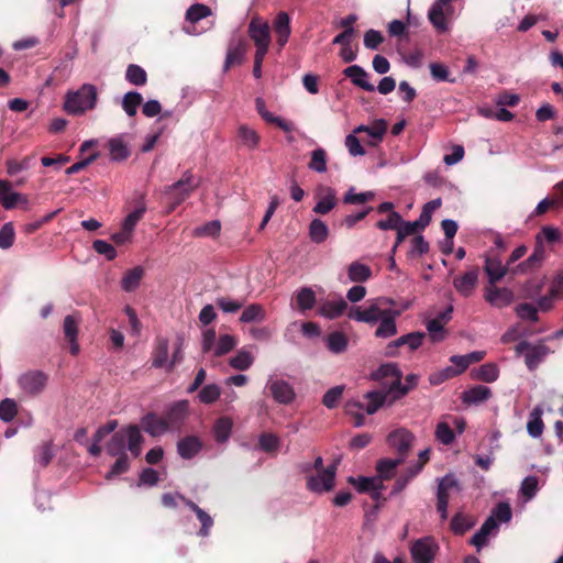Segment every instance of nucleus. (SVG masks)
<instances>
[{"instance_id": "obj_25", "label": "nucleus", "mask_w": 563, "mask_h": 563, "mask_svg": "<svg viewBox=\"0 0 563 563\" xmlns=\"http://www.w3.org/2000/svg\"><path fill=\"white\" fill-rule=\"evenodd\" d=\"M346 309V301L340 298L336 301L327 300L322 302L318 308V313L327 319L333 320L342 316Z\"/></svg>"}, {"instance_id": "obj_59", "label": "nucleus", "mask_w": 563, "mask_h": 563, "mask_svg": "<svg viewBox=\"0 0 563 563\" xmlns=\"http://www.w3.org/2000/svg\"><path fill=\"white\" fill-rule=\"evenodd\" d=\"M444 324L440 318L431 319L427 323V329L429 331L430 338L432 342H441L445 339V331L443 329Z\"/></svg>"}, {"instance_id": "obj_61", "label": "nucleus", "mask_w": 563, "mask_h": 563, "mask_svg": "<svg viewBox=\"0 0 563 563\" xmlns=\"http://www.w3.org/2000/svg\"><path fill=\"white\" fill-rule=\"evenodd\" d=\"M455 376H457V371L453 366H446L441 371L432 373L429 376V382L431 385L438 386Z\"/></svg>"}, {"instance_id": "obj_44", "label": "nucleus", "mask_w": 563, "mask_h": 563, "mask_svg": "<svg viewBox=\"0 0 563 563\" xmlns=\"http://www.w3.org/2000/svg\"><path fill=\"white\" fill-rule=\"evenodd\" d=\"M327 346L331 352L340 354L347 347V338L342 332H332L328 335Z\"/></svg>"}, {"instance_id": "obj_63", "label": "nucleus", "mask_w": 563, "mask_h": 563, "mask_svg": "<svg viewBox=\"0 0 563 563\" xmlns=\"http://www.w3.org/2000/svg\"><path fill=\"white\" fill-rule=\"evenodd\" d=\"M14 227L11 222L4 223L0 229V249L7 250L14 243Z\"/></svg>"}, {"instance_id": "obj_13", "label": "nucleus", "mask_w": 563, "mask_h": 563, "mask_svg": "<svg viewBox=\"0 0 563 563\" xmlns=\"http://www.w3.org/2000/svg\"><path fill=\"white\" fill-rule=\"evenodd\" d=\"M80 318L77 314H68L64 318L63 332L64 336L69 343L71 355L79 353L78 344V330H79Z\"/></svg>"}, {"instance_id": "obj_58", "label": "nucleus", "mask_w": 563, "mask_h": 563, "mask_svg": "<svg viewBox=\"0 0 563 563\" xmlns=\"http://www.w3.org/2000/svg\"><path fill=\"white\" fill-rule=\"evenodd\" d=\"M373 377L375 379L402 377V373L396 363H387L380 365L373 374Z\"/></svg>"}, {"instance_id": "obj_24", "label": "nucleus", "mask_w": 563, "mask_h": 563, "mask_svg": "<svg viewBox=\"0 0 563 563\" xmlns=\"http://www.w3.org/2000/svg\"><path fill=\"white\" fill-rule=\"evenodd\" d=\"M343 74L345 77L350 78L355 86L369 92L375 90L374 85L366 80L367 74L361 66H349L343 70Z\"/></svg>"}, {"instance_id": "obj_19", "label": "nucleus", "mask_w": 563, "mask_h": 563, "mask_svg": "<svg viewBox=\"0 0 563 563\" xmlns=\"http://www.w3.org/2000/svg\"><path fill=\"white\" fill-rule=\"evenodd\" d=\"M401 314V310L388 309L379 319L380 323L375 331L376 338H390L397 333L396 319Z\"/></svg>"}, {"instance_id": "obj_37", "label": "nucleus", "mask_w": 563, "mask_h": 563, "mask_svg": "<svg viewBox=\"0 0 563 563\" xmlns=\"http://www.w3.org/2000/svg\"><path fill=\"white\" fill-rule=\"evenodd\" d=\"M542 412L543 411L539 406L533 408L532 411L530 412V419L527 423V430L528 433L533 438L540 437L543 432L544 423L541 418Z\"/></svg>"}, {"instance_id": "obj_21", "label": "nucleus", "mask_w": 563, "mask_h": 563, "mask_svg": "<svg viewBox=\"0 0 563 563\" xmlns=\"http://www.w3.org/2000/svg\"><path fill=\"white\" fill-rule=\"evenodd\" d=\"M141 426L146 433L154 438L159 437L169 431L165 422L164 416L158 417L154 412L146 413L141 419Z\"/></svg>"}, {"instance_id": "obj_7", "label": "nucleus", "mask_w": 563, "mask_h": 563, "mask_svg": "<svg viewBox=\"0 0 563 563\" xmlns=\"http://www.w3.org/2000/svg\"><path fill=\"white\" fill-rule=\"evenodd\" d=\"M439 545L432 537H423L411 543L410 554L413 563H433Z\"/></svg>"}, {"instance_id": "obj_35", "label": "nucleus", "mask_w": 563, "mask_h": 563, "mask_svg": "<svg viewBox=\"0 0 563 563\" xmlns=\"http://www.w3.org/2000/svg\"><path fill=\"white\" fill-rule=\"evenodd\" d=\"M475 526V521L472 517L466 516L462 512H457L453 516L450 527L454 534L462 536Z\"/></svg>"}, {"instance_id": "obj_10", "label": "nucleus", "mask_w": 563, "mask_h": 563, "mask_svg": "<svg viewBox=\"0 0 563 563\" xmlns=\"http://www.w3.org/2000/svg\"><path fill=\"white\" fill-rule=\"evenodd\" d=\"M478 276L479 268L474 266L462 276L455 277L453 279V286L461 296L467 298L474 292L478 284Z\"/></svg>"}, {"instance_id": "obj_28", "label": "nucleus", "mask_w": 563, "mask_h": 563, "mask_svg": "<svg viewBox=\"0 0 563 563\" xmlns=\"http://www.w3.org/2000/svg\"><path fill=\"white\" fill-rule=\"evenodd\" d=\"M364 399L367 400V404L364 405V410L367 415H374L383 406H388V395H385L383 390H372L364 395Z\"/></svg>"}, {"instance_id": "obj_31", "label": "nucleus", "mask_w": 563, "mask_h": 563, "mask_svg": "<svg viewBox=\"0 0 563 563\" xmlns=\"http://www.w3.org/2000/svg\"><path fill=\"white\" fill-rule=\"evenodd\" d=\"M144 273L142 266H135L126 271L121 279V288L126 292L134 291L140 286Z\"/></svg>"}, {"instance_id": "obj_38", "label": "nucleus", "mask_w": 563, "mask_h": 563, "mask_svg": "<svg viewBox=\"0 0 563 563\" xmlns=\"http://www.w3.org/2000/svg\"><path fill=\"white\" fill-rule=\"evenodd\" d=\"M329 236L328 225L320 219H313L309 225V238L312 242L320 244Z\"/></svg>"}, {"instance_id": "obj_26", "label": "nucleus", "mask_w": 563, "mask_h": 563, "mask_svg": "<svg viewBox=\"0 0 563 563\" xmlns=\"http://www.w3.org/2000/svg\"><path fill=\"white\" fill-rule=\"evenodd\" d=\"M497 529L498 523L496 522L494 517H488L484 521L479 530L471 538V544L475 545L477 548V551H479L481 548L487 543L489 534Z\"/></svg>"}, {"instance_id": "obj_18", "label": "nucleus", "mask_w": 563, "mask_h": 563, "mask_svg": "<svg viewBox=\"0 0 563 563\" xmlns=\"http://www.w3.org/2000/svg\"><path fill=\"white\" fill-rule=\"evenodd\" d=\"M268 388L274 400L283 405L292 402L296 397L292 386L283 379L271 382Z\"/></svg>"}, {"instance_id": "obj_3", "label": "nucleus", "mask_w": 563, "mask_h": 563, "mask_svg": "<svg viewBox=\"0 0 563 563\" xmlns=\"http://www.w3.org/2000/svg\"><path fill=\"white\" fill-rule=\"evenodd\" d=\"M49 380V375L41 369H29L22 373L16 384L24 396L35 398L42 395Z\"/></svg>"}, {"instance_id": "obj_34", "label": "nucleus", "mask_w": 563, "mask_h": 563, "mask_svg": "<svg viewBox=\"0 0 563 563\" xmlns=\"http://www.w3.org/2000/svg\"><path fill=\"white\" fill-rule=\"evenodd\" d=\"M323 190L325 194L313 207V212L318 214H327L336 206V196L334 189L327 187Z\"/></svg>"}, {"instance_id": "obj_14", "label": "nucleus", "mask_w": 563, "mask_h": 563, "mask_svg": "<svg viewBox=\"0 0 563 563\" xmlns=\"http://www.w3.org/2000/svg\"><path fill=\"white\" fill-rule=\"evenodd\" d=\"M247 49V43L243 38L232 40L228 46L227 57L223 70L228 71L231 67L243 63Z\"/></svg>"}, {"instance_id": "obj_52", "label": "nucleus", "mask_w": 563, "mask_h": 563, "mask_svg": "<svg viewBox=\"0 0 563 563\" xmlns=\"http://www.w3.org/2000/svg\"><path fill=\"white\" fill-rule=\"evenodd\" d=\"M298 309L306 311L311 309L316 303V295L311 288H302L296 297Z\"/></svg>"}, {"instance_id": "obj_15", "label": "nucleus", "mask_w": 563, "mask_h": 563, "mask_svg": "<svg viewBox=\"0 0 563 563\" xmlns=\"http://www.w3.org/2000/svg\"><path fill=\"white\" fill-rule=\"evenodd\" d=\"M484 298L492 306L503 308L512 302L514 292L508 288H499L496 285H489L485 288Z\"/></svg>"}, {"instance_id": "obj_57", "label": "nucleus", "mask_w": 563, "mask_h": 563, "mask_svg": "<svg viewBox=\"0 0 563 563\" xmlns=\"http://www.w3.org/2000/svg\"><path fill=\"white\" fill-rule=\"evenodd\" d=\"M364 408V404L358 400H350L346 402L345 410L346 413L352 416L355 421V427H362L365 423V416L361 412Z\"/></svg>"}, {"instance_id": "obj_27", "label": "nucleus", "mask_w": 563, "mask_h": 563, "mask_svg": "<svg viewBox=\"0 0 563 563\" xmlns=\"http://www.w3.org/2000/svg\"><path fill=\"white\" fill-rule=\"evenodd\" d=\"M402 463V457L380 459L379 461H377L376 464V471L378 473V476H376V478H379L382 482L393 478L395 476L396 468Z\"/></svg>"}, {"instance_id": "obj_6", "label": "nucleus", "mask_w": 563, "mask_h": 563, "mask_svg": "<svg viewBox=\"0 0 563 563\" xmlns=\"http://www.w3.org/2000/svg\"><path fill=\"white\" fill-rule=\"evenodd\" d=\"M197 187L198 185L194 183V176L190 170H187L178 181L170 185L166 189V194L173 200L170 211L184 202Z\"/></svg>"}, {"instance_id": "obj_39", "label": "nucleus", "mask_w": 563, "mask_h": 563, "mask_svg": "<svg viewBox=\"0 0 563 563\" xmlns=\"http://www.w3.org/2000/svg\"><path fill=\"white\" fill-rule=\"evenodd\" d=\"M385 395H388V407L393 406L397 400L402 398L408 394V389L401 383V377L393 378V382L389 384Z\"/></svg>"}, {"instance_id": "obj_51", "label": "nucleus", "mask_w": 563, "mask_h": 563, "mask_svg": "<svg viewBox=\"0 0 563 563\" xmlns=\"http://www.w3.org/2000/svg\"><path fill=\"white\" fill-rule=\"evenodd\" d=\"M221 395V389L217 384L206 385L198 394L200 402L210 405L216 402Z\"/></svg>"}, {"instance_id": "obj_9", "label": "nucleus", "mask_w": 563, "mask_h": 563, "mask_svg": "<svg viewBox=\"0 0 563 563\" xmlns=\"http://www.w3.org/2000/svg\"><path fill=\"white\" fill-rule=\"evenodd\" d=\"M413 440L415 435L405 428L394 430L387 437L388 444L396 450L398 457H402L404 460L408 455Z\"/></svg>"}, {"instance_id": "obj_12", "label": "nucleus", "mask_w": 563, "mask_h": 563, "mask_svg": "<svg viewBox=\"0 0 563 563\" xmlns=\"http://www.w3.org/2000/svg\"><path fill=\"white\" fill-rule=\"evenodd\" d=\"M349 483L352 484L360 493H368L373 500H379L384 484L379 478L360 476L357 478L350 477Z\"/></svg>"}, {"instance_id": "obj_32", "label": "nucleus", "mask_w": 563, "mask_h": 563, "mask_svg": "<svg viewBox=\"0 0 563 563\" xmlns=\"http://www.w3.org/2000/svg\"><path fill=\"white\" fill-rule=\"evenodd\" d=\"M549 353V347L544 344L531 345L525 355V362L530 371L536 369L545 355Z\"/></svg>"}, {"instance_id": "obj_5", "label": "nucleus", "mask_w": 563, "mask_h": 563, "mask_svg": "<svg viewBox=\"0 0 563 563\" xmlns=\"http://www.w3.org/2000/svg\"><path fill=\"white\" fill-rule=\"evenodd\" d=\"M313 467L318 471V475L308 478V489L316 493L331 490L334 486L336 466L332 464L323 468V459L318 456L314 460Z\"/></svg>"}, {"instance_id": "obj_20", "label": "nucleus", "mask_w": 563, "mask_h": 563, "mask_svg": "<svg viewBox=\"0 0 563 563\" xmlns=\"http://www.w3.org/2000/svg\"><path fill=\"white\" fill-rule=\"evenodd\" d=\"M273 27L276 34V42L279 48H283L289 40L291 29H290V16L287 12L280 11L274 22Z\"/></svg>"}, {"instance_id": "obj_22", "label": "nucleus", "mask_w": 563, "mask_h": 563, "mask_svg": "<svg viewBox=\"0 0 563 563\" xmlns=\"http://www.w3.org/2000/svg\"><path fill=\"white\" fill-rule=\"evenodd\" d=\"M202 445L198 437L187 435L178 441L177 452L183 459L190 460L201 451Z\"/></svg>"}, {"instance_id": "obj_16", "label": "nucleus", "mask_w": 563, "mask_h": 563, "mask_svg": "<svg viewBox=\"0 0 563 563\" xmlns=\"http://www.w3.org/2000/svg\"><path fill=\"white\" fill-rule=\"evenodd\" d=\"M249 35L253 40L255 47H269L271 29L266 22L253 19L249 24Z\"/></svg>"}, {"instance_id": "obj_48", "label": "nucleus", "mask_w": 563, "mask_h": 563, "mask_svg": "<svg viewBox=\"0 0 563 563\" xmlns=\"http://www.w3.org/2000/svg\"><path fill=\"white\" fill-rule=\"evenodd\" d=\"M18 415V404L12 398H4L0 401V419L3 422H11Z\"/></svg>"}, {"instance_id": "obj_62", "label": "nucleus", "mask_w": 563, "mask_h": 563, "mask_svg": "<svg viewBox=\"0 0 563 563\" xmlns=\"http://www.w3.org/2000/svg\"><path fill=\"white\" fill-rule=\"evenodd\" d=\"M253 363L251 353L246 351H239L238 354L230 358V365L239 371L247 369Z\"/></svg>"}, {"instance_id": "obj_46", "label": "nucleus", "mask_w": 563, "mask_h": 563, "mask_svg": "<svg viewBox=\"0 0 563 563\" xmlns=\"http://www.w3.org/2000/svg\"><path fill=\"white\" fill-rule=\"evenodd\" d=\"M265 319V310L264 308L258 303H252L247 306L241 317V322H254V321H263Z\"/></svg>"}, {"instance_id": "obj_33", "label": "nucleus", "mask_w": 563, "mask_h": 563, "mask_svg": "<svg viewBox=\"0 0 563 563\" xmlns=\"http://www.w3.org/2000/svg\"><path fill=\"white\" fill-rule=\"evenodd\" d=\"M347 276L353 283H364L372 277V269L360 262H352L347 267Z\"/></svg>"}, {"instance_id": "obj_50", "label": "nucleus", "mask_w": 563, "mask_h": 563, "mask_svg": "<svg viewBox=\"0 0 563 563\" xmlns=\"http://www.w3.org/2000/svg\"><path fill=\"white\" fill-rule=\"evenodd\" d=\"M387 124L384 120L376 121L372 126L360 125L354 130V133L366 132L369 136L380 141L386 133Z\"/></svg>"}, {"instance_id": "obj_36", "label": "nucleus", "mask_w": 563, "mask_h": 563, "mask_svg": "<svg viewBox=\"0 0 563 563\" xmlns=\"http://www.w3.org/2000/svg\"><path fill=\"white\" fill-rule=\"evenodd\" d=\"M428 18L430 23L435 27L438 32L443 33L448 30L444 8L440 7V4H432L429 10Z\"/></svg>"}, {"instance_id": "obj_40", "label": "nucleus", "mask_w": 563, "mask_h": 563, "mask_svg": "<svg viewBox=\"0 0 563 563\" xmlns=\"http://www.w3.org/2000/svg\"><path fill=\"white\" fill-rule=\"evenodd\" d=\"M421 472L420 465H411L405 470L395 481L393 494L400 493L408 483Z\"/></svg>"}, {"instance_id": "obj_47", "label": "nucleus", "mask_w": 563, "mask_h": 563, "mask_svg": "<svg viewBox=\"0 0 563 563\" xmlns=\"http://www.w3.org/2000/svg\"><path fill=\"white\" fill-rule=\"evenodd\" d=\"M238 136L241 143L251 150L255 148L260 141V136L256 131L250 129L246 125H240L238 130Z\"/></svg>"}, {"instance_id": "obj_56", "label": "nucleus", "mask_w": 563, "mask_h": 563, "mask_svg": "<svg viewBox=\"0 0 563 563\" xmlns=\"http://www.w3.org/2000/svg\"><path fill=\"white\" fill-rule=\"evenodd\" d=\"M499 369L494 363H486L481 365L476 377L485 383H493L498 378Z\"/></svg>"}, {"instance_id": "obj_53", "label": "nucleus", "mask_w": 563, "mask_h": 563, "mask_svg": "<svg viewBox=\"0 0 563 563\" xmlns=\"http://www.w3.org/2000/svg\"><path fill=\"white\" fill-rule=\"evenodd\" d=\"M344 386L339 385L330 388L325 391L322 397V405L328 409H333L338 407V404L343 395Z\"/></svg>"}, {"instance_id": "obj_45", "label": "nucleus", "mask_w": 563, "mask_h": 563, "mask_svg": "<svg viewBox=\"0 0 563 563\" xmlns=\"http://www.w3.org/2000/svg\"><path fill=\"white\" fill-rule=\"evenodd\" d=\"M168 358V341L165 339L157 340L152 365L156 368L163 367Z\"/></svg>"}, {"instance_id": "obj_17", "label": "nucleus", "mask_w": 563, "mask_h": 563, "mask_svg": "<svg viewBox=\"0 0 563 563\" xmlns=\"http://www.w3.org/2000/svg\"><path fill=\"white\" fill-rule=\"evenodd\" d=\"M545 257L544 246L542 244L540 235L536 238V246L532 254L519 265L514 268V274L526 273L530 269H534L541 265Z\"/></svg>"}, {"instance_id": "obj_64", "label": "nucleus", "mask_w": 563, "mask_h": 563, "mask_svg": "<svg viewBox=\"0 0 563 563\" xmlns=\"http://www.w3.org/2000/svg\"><path fill=\"white\" fill-rule=\"evenodd\" d=\"M258 444L264 452H275L279 448V438L274 433H262Z\"/></svg>"}, {"instance_id": "obj_1", "label": "nucleus", "mask_w": 563, "mask_h": 563, "mask_svg": "<svg viewBox=\"0 0 563 563\" xmlns=\"http://www.w3.org/2000/svg\"><path fill=\"white\" fill-rule=\"evenodd\" d=\"M143 442L144 437L141 433L140 427L129 424L112 434L106 449L107 453L111 456L125 454L128 449L134 457H139L142 452Z\"/></svg>"}, {"instance_id": "obj_43", "label": "nucleus", "mask_w": 563, "mask_h": 563, "mask_svg": "<svg viewBox=\"0 0 563 563\" xmlns=\"http://www.w3.org/2000/svg\"><path fill=\"white\" fill-rule=\"evenodd\" d=\"M125 79L134 86H144L147 82V74L141 66L130 64L125 71Z\"/></svg>"}, {"instance_id": "obj_41", "label": "nucleus", "mask_w": 563, "mask_h": 563, "mask_svg": "<svg viewBox=\"0 0 563 563\" xmlns=\"http://www.w3.org/2000/svg\"><path fill=\"white\" fill-rule=\"evenodd\" d=\"M142 102L143 97L140 92L129 91L123 97L122 108L129 117H134Z\"/></svg>"}, {"instance_id": "obj_30", "label": "nucleus", "mask_w": 563, "mask_h": 563, "mask_svg": "<svg viewBox=\"0 0 563 563\" xmlns=\"http://www.w3.org/2000/svg\"><path fill=\"white\" fill-rule=\"evenodd\" d=\"M107 147L114 162H123L130 156V150L121 136L110 139Z\"/></svg>"}, {"instance_id": "obj_54", "label": "nucleus", "mask_w": 563, "mask_h": 563, "mask_svg": "<svg viewBox=\"0 0 563 563\" xmlns=\"http://www.w3.org/2000/svg\"><path fill=\"white\" fill-rule=\"evenodd\" d=\"M145 211L146 206L143 201H141L140 205L125 217L122 224L123 228L128 231L133 232L139 221L143 218Z\"/></svg>"}, {"instance_id": "obj_8", "label": "nucleus", "mask_w": 563, "mask_h": 563, "mask_svg": "<svg viewBox=\"0 0 563 563\" xmlns=\"http://www.w3.org/2000/svg\"><path fill=\"white\" fill-rule=\"evenodd\" d=\"M189 416V401L178 400L172 404L164 413L168 430H180Z\"/></svg>"}, {"instance_id": "obj_23", "label": "nucleus", "mask_w": 563, "mask_h": 563, "mask_svg": "<svg viewBox=\"0 0 563 563\" xmlns=\"http://www.w3.org/2000/svg\"><path fill=\"white\" fill-rule=\"evenodd\" d=\"M492 396L489 387L484 385H476L462 393L461 399L466 405H479Z\"/></svg>"}, {"instance_id": "obj_49", "label": "nucleus", "mask_w": 563, "mask_h": 563, "mask_svg": "<svg viewBox=\"0 0 563 563\" xmlns=\"http://www.w3.org/2000/svg\"><path fill=\"white\" fill-rule=\"evenodd\" d=\"M210 14L211 10L208 5L202 3H195L186 11V21L194 24Z\"/></svg>"}, {"instance_id": "obj_29", "label": "nucleus", "mask_w": 563, "mask_h": 563, "mask_svg": "<svg viewBox=\"0 0 563 563\" xmlns=\"http://www.w3.org/2000/svg\"><path fill=\"white\" fill-rule=\"evenodd\" d=\"M233 429V420L230 417L223 416L216 420L212 433L218 443H224L229 440Z\"/></svg>"}, {"instance_id": "obj_2", "label": "nucleus", "mask_w": 563, "mask_h": 563, "mask_svg": "<svg viewBox=\"0 0 563 563\" xmlns=\"http://www.w3.org/2000/svg\"><path fill=\"white\" fill-rule=\"evenodd\" d=\"M97 103V88L91 84H84L77 91L66 95L64 109L67 113L79 115L92 110Z\"/></svg>"}, {"instance_id": "obj_11", "label": "nucleus", "mask_w": 563, "mask_h": 563, "mask_svg": "<svg viewBox=\"0 0 563 563\" xmlns=\"http://www.w3.org/2000/svg\"><path fill=\"white\" fill-rule=\"evenodd\" d=\"M484 272L487 276L488 284L496 285L508 274V272L514 274V268H509L507 263L503 264L497 256H486Z\"/></svg>"}, {"instance_id": "obj_60", "label": "nucleus", "mask_w": 563, "mask_h": 563, "mask_svg": "<svg viewBox=\"0 0 563 563\" xmlns=\"http://www.w3.org/2000/svg\"><path fill=\"white\" fill-rule=\"evenodd\" d=\"M435 438L442 444L449 445L454 441L455 434L449 423L442 421L437 424Z\"/></svg>"}, {"instance_id": "obj_42", "label": "nucleus", "mask_w": 563, "mask_h": 563, "mask_svg": "<svg viewBox=\"0 0 563 563\" xmlns=\"http://www.w3.org/2000/svg\"><path fill=\"white\" fill-rule=\"evenodd\" d=\"M34 159L35 154L27 155L23 157L21 161H16L14 158L7 159V174L9 176H14L22 170H27L31 167Z\"/></svg>"}, {"instance_id": "obj_4", "label": "nucleus", "mask_w": 563, "mask_h": 563, "mask_svg": "<svg viewBox=\"0 0 563 563\" xmlns=\"http://www.w3.org/2000/svg\"><path fill=\"white\" fill-rule=\"evenodd\" d=\"M394 305V299L387 297H378L374 299L365 309H361L360 307L352 308L347 316L350 319L356 320L358 322L374 324L379 321V319L389 309L387 307Z\"/></svg>"}, {"instance_id": "obj_55", "label": "nucleus", "mask_w": 563, "mask_h": 563, "mask_svg": "<svg viewBox=\"0 0 563 563\" xmlns=\"http://www.w3.org/2000/svg\"><path fill=\"white\" fill-rule=\"evenodd\" d=\"M309 168L318 172L324 173L327 170V153L323 148H317L311 153V159L308 164Z\"/></svg>"}]
</instances>
